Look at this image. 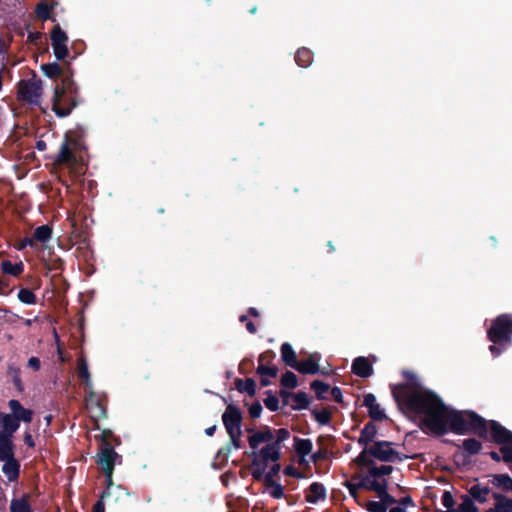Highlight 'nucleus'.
<instances>
[{"label":"nucleus","instance_id":"f257e3e1","mask_svg":"<svg viewBox=\"0 0 512 512\" xmlns=\"http://www.w3.org/2000/svg\"><path fill=\"white\" fill-rule=\"evenodd\" d=\"M405 383L390 385L391 394L399 409L410 418L419 421L424 432L443 436L442 417L446 404L434 391L422 386L411 372H404Z\"/></svg>","mask_w":512,"mask_h":512},{"label":"nucleus","instance_id":"f03ea898","mask_svg":"<svg viewBox=\"0 0 512 512\" xmlns=\"http://www.w3.org/2000/svg\"><path fill=\"white\" fill-rule=\"evenodd\" d=\"M377 461L381 463L384 461L383 442L364 444V449L355 459V462L357 465L365 467L367 471L365 475L357 477L360 480L358 484H346L352 496H356V491L359 487L373 491L381 490V484L384 482V464L377 466Z\"/></svg>","mask_w":512,"mask_h":512},{"label":"nucleus","instance_id":"7ed1b4c3","mask_svg":"<svg viewBox=\"0 0 512 512\" xmlns=\"http://www.w3.org/2000/svg\"><path fill=\"white\" fill-rule=\"evenodd\" d=\"M442 423L445 435L451 431L457 435H476L482 440H488L487 420L473 410H457L446 406Z\"/></svg>","mask_w":512,"mask_h":512},{"label":"nucleus","instance_id":"20e7f679","mask_svg":"<svg viewBox=\"0 0 512 512\" xmlns=\"http://www.w3.org/2000/svg\"><path fill=\"white\" fill-rule=\"evenodd\" d=\"M487 339L492 343L489 351L493 357L500 356L512 345V314L503 313L491 321Z\"/></svg>","mask_w":512,"mask_h":512},{"label":"nucleus","instance_id":"39448f33","mask_svg":"<svg viewBox=\"0 0 512 512\" xmlns=\"http://www.w3.org/2000/svg\"><path fill=\"white\" fill-rule=\"evenodd\" d=\"M18 425L15 419L0 412V460L9 459L14 456L13 434L17 431Z\"/></svg>","mask_w":512,"mask_h":512},{"label":"nucleus","instance_id":"423d86ee","mask_svg":"<svg viewBox=\"0 0 512 512\" xmlns=\"http://www.w3.org/2000/svg\"><path fill=\"white\" fill-rule=\"evenodd\" d=\"M222 420L227 433L230 437L232 446L235 449L241 447L240 439L242 436L241 420L242 415L240 410L234 405L230 404L227 406L225 412L222 415Z\"/></svg>","mask_w":512,"mask_h":512},{"label":"nucleus","instance_id":"0eeeda50","mask_svg":"<svg viewBox=\"0 0 512 512\" xmlns=\"http://www.w3.org/2000/svg\"><path fill=\"white\" fill-rule=\"evenodd\" d=\"M458 449L464 452H456L454 454V462L457 466H466L470 464V456L477 455L482 450V443L476 438H467L462 441V444L452 442Z\"/></svg>","mask_w":512,"mask_h":512},{"label":"nucleus","instance_id":"6e6552de","mask_svg":"<svg viewBox=\"0 0 512 512\" xmlns=\"http://www.w3.org/2000/svg\"><path fill=\"white\" fill-rule=\"evenodd\" d=\"M487 431L490 433L491 441L500 447L512 445V431L496 420H487Z\"/></svg>","mask_w":512,"mask_h":512},{"label":"nucleus","instance_id":"1a4fd4ad","mask_svg":"<svg viewBox=\"0 0 512 512\" xmlns=\"http://www.w3.org/2000/svg\"><path fill=\"white\" fill-rule=\"evenodd\" d=\"M42 95L41 81L36 79L21 81L19 83V96L31 104H38Z\"/></svg>","mask_w":512,"mask_h":512},{"label":"nucleus","instance_id":"9d476101","mask_svg":"<svg viewBox=\"0 0 512 512\" xmlns=\"http://www.w3.org/2000/svg\"><path fill=\"white\" fill-rule=\"evenodd\" d=\"M65 88L63 90H60L59 88H55L54 90V96L52 100V109L53 111L60 117H65L70 114L72 108L76 105L74 100H71V103L63 104L62 103V97L65 93V91H68L70 93H73L72 87L70 84H67L64 81Z\"/></svg>","mask_w":512,"mask_h":512},{"label":"nucleus","instance_id":"9b49d317","mask_svg":"<svg viewBox=\"0 0 512 512\" xmlns=\"http://www.w3.org/2000/svg\"><path fill=\"white\" fill-rule=\"evenodd\" d=\"M116 457V452L108 443L103 446L101 452L98 454L97 464L101 466L109 483L111 482Z\"/></svg>","mask_w":512,"mask_h":512},{"label":"nucleus","instance_id":"f8f14e48","mask_svg":"<svg viewBox=\"0 0 512 512\" xmlns=\"http://www.w3.org/2000/svg\"><path fill=\"white\" fill-rule=\"evenodd\" d=\"M51 41H52V47L54 50V54L57 59L61 60L64 59L68 54V49L66 46L67 42V36L66 34L60 29L59 26H56L51 35Z\"/></svg>","mask_w":512,"mask_h":512},{"label":"nucleus","instance_id":"ddd939ff","mask_svg":"<svg viewBox=\"0 0 512 512\" xmlns=\"http://www.w3.org/2000/svg\"><path fill=\"white\" fill-rule=\"evenodd\" d=\"M415 503L411 496L406 495L396 499L386 491V512H406L408 507H414Z\"/></svg>","mask_w":512,"mask_h":512},{"label":"nucleus","instance_id":"4468645a","mask_svg":"<svg viewBox=\"0 0 512 512\" xmlns=\"http://www.w3.org/2000/svg\"><path fill=\"white\" fill-rule=\"evenodd\" d=\"M254 455V459H260L262 463L267 465L269 461L275 462L279 459L280 447L277 446V443L272 442L263 447L258 455L255 453Z\"/></svg>","mask_w":512,"mask_h":512},{"label":"nucleus","instance_id":"2eb2a0df","mask_svg":"<svg viewBox=\"0 0 512 512\" xmlns=\"http://www.w3.org/2000/svg\"><path fill=\"white\" fill-rule=\"evenodd\" d=\"M363 405L368 408L369 416L376 421H380L384 417V413L381 406L376 401V397L373 394H366L364 396Z\"/></svg>","mask_w":512,"mask_h":512},{"label":"nucleus","instance_id":"dca6fc26","mask_svg":"<svg viewBox=\"0 0 512 512\" xmlns=\"http://www.w3.org/2000/svg\"><path fill=\"white\" fill-rule=\"evenodd\" d=\"M275 439L274 434L269 428H265L263 431H259L254 433L252 436L249 437V445L252 449H256L259 444L263 442H273Z\"/></svg>","mask_w":512,"mask_h":512},{"label":"nucleus","instance_id":"f3484780","mask_svg":"<svg viewBox=\"0 0 512 512\" xmlns=\"http://www.w3.org/2000/svg\"><path fill=\"white\" fill-rule=\"evenodd\" d=\"M490 488L488 486H482L480 484L472 485L469 490V497L472 498V500H475L479 503H485L488 500V495L490 493Z\"/></svg>","mask_w":512,"mask_h":512},{"label":"nucleus","instance_id":"a211bd4d","mask_svg":"<svg viewBox=\"0 0 512 512\" xmlns=\"http://www.w3.org/2000/svg\"><path fill=\"white\" fill-rule=\"evenodd\" d=\"M352 371L360 377H368L372 370L367 358L358 357L352 364Z\"/></svg>","mask_w":512,"mask_h":512},{"label":"nucleus","instance_id":"6ab92c4d","mask_svg":"<svg viewBox=\"0 0 512 512\" xmlns=\"http://www.w3.org/2000/svg\"><path fill=\"white\" fill-rule=\"evenodd\" d=\"M295 368L304 374H315L319 371L318 358L311 355L306 361L297 363Z\"/></svg>","mask_w":512,"mask_h":512},{"label":"nucleus","instance_id":"aec40b11","mask_svg":"<svg viewBox=\"0 0 512 512\" xmlns=\"http://www.w3.org/2000/svg\"><path fill=\"white\" fill-rule=\"evenodd\" d=\"M2 461L5 462L2 468L4 474L10 481H14L19 474L20 466L18 461L15 459L14 456L9 457V459H3Z\"/></svg>","mask_w":512,"mask_h":512},{"label":"nucleus","instance_id":"412c9836","mask_svg":"<svg viewBox=\"0 0 512 512\" xmlns=\"http://www.w3.org/2000/svg\"><path fill=\"white\" fill-rule=\"evenodd\" d=\"M325 498V488L320 483H312L307 490L306 500L309 503H317L320 499Z\"/></svg>","mask_w":512,"mask_h":512},{"label":"nucleus","instance_id":"4be33fe9","mask_svg":"<svg viewBox=\"0 0 512 512\" xmlns=\"http://www.w3.org/2000/svg\"><path fill=\"white\" fill-rule=\"evenodd\" d=\"M490 482L505 492H512V478L508 474H494Z\"/></svg>","mask_w":512,"mask_h":512},{"label":"nucleus","instance_id":"5701e85b","mask_svg":"<svg viewBox=\"0 0 512 512\" xmlns=\"http://www.w3.org/2000/svg\"><path fill=\"white\" fill-rule=\"evenodd\" d=\"M281 356H282L283 361L287 365L295 368V366L298 363L296 361V353H295V351L293 350L292 346L289 343L282 344V346H281Z\"/></svg>","mask_w":512,"mask_h":512},{"label":"nucleus","instance_id":"b1692460","mask_svg":"<svg viewBox=\"0 0 512 512\" xmlns=\"http://www.w3.org/2000/svg\"><path fill=\"white\" fill-rule=\"evenodd\" d=\"M75 161H76L75 156H74L73 151L70 148L69 144L68 143L62 144L58 158H57V162L60 164H70V163H74Z\"/></svg>","mask_w":512,"mask_h":512},{"label":"nucleus","instance_id":"393cba45","mask_svg":"<svg viewBox=\"0 0 512 512\" xmlns=\"http://www.w3.org/2000/svg\"><path fill=\"white\" fill-rule=\"evenodd\" d=\"M376 434H377L376 426L372 422L368 423L361 433V436L359 438V443L364 445V444H369L371 442H375L374 438H375Z\"/></svg>","mask_w":512,"mask_h":512},{"label":"nucleus","instance_id":"a878e982","mask_svg":"<svg viewBox=\"0 0 512 512\" xmlns=\"http://www.w3.org/2000/svg\"><path fill=\"white\" fill-rule=\"evenodd\" d=\"M10 510L11 512H32L27 496L19 499H13L10 505Z\"/></svg>","mask_w":512,"mask_h":512},{"label":"nucleus","instance_id":"bb28decb","mask_svg":"<svg viewBox=\"0 0 512 512\" xmlns=\"http://www.w3.org/2000/svg\"><path fill=\"white\" fill-rule=\"evenodd\" d=\"M51 235H52L51 228L48 225H43V226L38 227L34 231L33 239H34V241H38V242H41L44 244L46 241H48L51 238Z\"/></svg>","mask_w":512,"mask_h":512},{"label":"nucleus","instance_id":"cd10ccee","mask_svg":"<svg viewBox=\"0 0 512 512\" xmlns=\"http://www.w3.org/2000/svg\"><path fill=\"white\" fill-rule=\"evenodd\" d=\"M1 268L4 273L18 276L22 273L24 266L22 262L12 264L10 261L5 260L1 263Z\"/></svg>","mask_w":512,"mask_h":512},{"label":"nucleus","instance_id":"c85d7f7f","mask_svg":"<svg viewBox=\"0 0 512 512\" xmlns=\"http://www.w3.org/2000/svg\"><path fill=\"white\" fill-rule=\"evenodd\" d=\"M380 501H370L367 508L371 512H384V482L381 484V490L376 491Z\"/></svg>","mask_w":512,"mask_h":512},{"label":"nucleus","instance_id":"c756f323","mask_svg":"<svg viewBox=\"0 0 512 512\" xmlns=\"http://www.w3.org/2000/svg\"><path fill=\"white\" fill-rule=\"evenodd\" d=\"M78 374L84 380L87 387L91 385V377L88 371V365L84 358L78 360Z\"/></svg>","mask_w":512,"mask_h":512},{"label":"nucleus","instance_id":"7c9ffc66","mask_svg":"<svg viewBox=\"0 0 512 512\" xmlns=\"http://www.w3.org/2000/svg\"><path fill=\"white\" fill-rule=\"evenodd\" d=\"M236 387L240 392H247L250 395H253L255 393V381L251 378H248L246 380H237L236 381Z\"/></svg>","mask_w":512,"mask_h":512},{"label":"nucleus","instance_id":"2f4dec72","mask_svg":"<svg viewBox=\"0 0 512 512\" xmlns=\"http://www.w3.org/2000/svg\"><path fill=\"white\" fill-rule=\"evenodd\" d=\"M266 464L262 463L260 459H254L251 466L252 475L255 479H265Z\"/></svg>","mask_w":512,"mask_h":512},{"label":"nucleus","instance_id":"473e14b6","mask_svg":"<svg viewBox=\"0 0 512 512\" xmlns=\"http://www.w3.org/2000/svg\"><path fill=\"white\" fill-rule=\"evenodd\" d=\"M7 416H9L10 418L12 419H15L17 425L19 426V422L20 421H24V422H31L32 420V416H33V411L30 410V409H26V408H22L17 414L15 415H11V414H6Z\"/></svg>","mask_w":512,"mask_h":512},{"label":"nucleus","instance_id":"72a5a7b5","mask_svg":"<svg viewBox=\"0 0 512 512\" xmlns=\"http://www.w3.org/2000/svg\"><path fill=\"white\" fill-rule=\"evenodd\" d=\"M8 375L12 378V381L16 389L22 392L24 390V386L20 379V369L14 366H9Z\"/></svg>","mask_w":512,"mask_h":512},{"label":"nucleus","instance_id":"f704fd0d","mask_svg":"<svg viewBox=\"0 0 512 512\" xmlns=\"http://www.w3.org/2000/svg\"><path fill=\"white\" fill-rule=\"evenodd\" d=\"M87 407L90 409L93 418L105 417V409L99 402L91 400L87 403Z\"/></svg>","mask_w":512,"mask_h":512},{"label":"nucleus","instance_id":"c9c22d12","mask_svg":"<svg viewBox=\"0 0 512 512\" xmlns=\"http://www.w3.org/2000/svg\"><path fill=\"white\" fill-rule=\"evenodd\" d=\"M485 512H512V499L507 498L506 501L495 503L493 508H489Z\"/></svg>","mask_w":512,"mask_h":512},{"label":"nucleus","instance_id":"e433bc0d","mask_svg":"<svg viewBox=\"0 0 512 512\" xmlns=\"http://www.w3.org/2000/svg\"><path fill=\"white\" fill-rule=\"evenodd\" d=\"M41 68L44 74L51 78L59 76L62 72L61 67L56 63L44 64Z\"/></svg>","mask_w":512,"mask_h":512},{"label":"nucleus","instance_id":"4c0bfd02","mask_svg":"<svg viewBox=\"0 0 512 512\" xmlns=\"http://www.w3.org/2000/svg\"><path fill=\"white\" fill-rule=\"evenodd\" d=\"M281 383L286 388H295L297 386V377L294 373L287 371L282 376Z\"/></svg>","mask_w":512,"mask_h":512},{"label":"nucleus","instance_id":"58836bf2","mask_svg":"<svg viewBox=\"0 0 512 512\" xmlns=\"http://www.w3.org/2000/svg\"><path fill=\"white\" fill-rule=\"evenodd\" d=\"M296 450L303 456L308 455L312 450V442L308 439L298 440Z\"/></svg>","mask_w":512,"mask_h":512},{"label":"nucleus","instance_id":"ea45409f","mask_svg":"<svg viewBox=\"0 0 512 512\" xmlns=\"http://www.w3.org/2000/svg\"><path fill=\"white\" fill-rule=\"evenodd\" d=\"M18 298L21 302L26 304H33L36 301L34 293L28 289H21L18 293Z\"/></svg>","mask_w":512,"mask_h":512},{"label":"nucleus","instance_id":"a19ab883","mask_svg":"<svg viewBox=\"0 0 512 512\" xmlns=\"http://www.w3.org/2000/svg\"><path fill=\"white\" fill-rule=\"evenodd\" d=\"M311 387L320 398L323 397V394L329 390V385L319 380L312 382Z\"/></svg>","mask_w":512,"mask_h":512},{"label":"nucleus","instance_id":"79ce46f5","mask_svg":"<svg viewBox=\"0 0 512 512\" xmlns=\"http://www.w3.org/2000/svg\"><path fill=\"white\" fill-rule=\"evenodd\" d=\"M36 15L42 20H46L50 15V8L47 3H39L36 7Z\"/></svg>","mask_w":512,"mask_h":512},{"label":"nucleus","instance_id":"37998d69","mask_svg":"<svg viewBox=\"0 0 512 512\" xmlns=\"http://www.w3.org/2000/svg\"><path fill=\"white\" fill-rule=\"evenodd\" d=\"M442 504L445 508H447L446 511H451V510L456 509V508H454L455 500L449 491H444V493L442 495Z\"/></svg>","mask_w":512,"mask_h":512},{"label":"nucleus","instance_id":"c03bdc74","mask_svg":"<svg viewBox=\"0 0 512 512\" xmlns=\"http://www.w3.org/2000/svg\"><path fill=\"white\" fill-rule=\"evenodd\" d=\"M257 373L261 376H270V377H276L277 376V368L275 367H266L262 363L257 368Z\"/></svg>","mask_w":512,"mask_h":512},{"label":"nucleus","instance_id":"a18cd8bd","mask_svg":"<svg viewBox=\"0 0 512 512\" xmlns=\"http://www.w3.org/2000/svg\"><path fill=\"white\" fill-rule=\"evenodd\" d=\"M500 453L502 454V461L506 464L512 463V445H507L499 448Z\"/></svg>","mask_w":512,"mask_h":512},{"label":"nucleus","instance_id":"49530a36","mask_svg":"<svg viewBox=\"0 0 512 512\" xmlns=\"http://www.w3.org/2000/svg\"><path fill=\"white\" fill-rule=\"evenodd\" d=\"M264 404L271 411H276L279 407V400L276 396L268 394V396L264 400Z\"/></svg>","mask_w":512,"mask_h":512},{"label":"nucleus","instance_id":"de8ad7c7","mask_svg":"<svg viewBox=\"0 0 512 512\" xmlns=\"http://www.w3.org/2000/svg\"><path fill=\"white\" fill-rule=\"evenodd\" d=\"M390 442L386 441V462H394L400 459L398 452H396L391 446Z\"/></svg>","mask_w":512,"mask_h":512},{"label":"nucleus","instance_id":"09e8293b","mask_svg":"<svg viewBox=\"0 0 512 512\" xmlns=\"http://www.w3.org/2000/svg\"><path fill=\"white\" fill-rule=\"evenodd\" d=\"M295 403L297 408H306L308 406V399L305 393H298L294 396Z\"/></svg>","mask_w":512,"mask_h":512},{"label":"nucleus","instance_id":"8fccbe9b","mask_svg":"<svg viewBox=\"0 0 512 512\" xmlns=\"http://www.w3.org/2000/svg\"><path fill=\"white\" fill-rule=\"evenodd\" d=\"M14 321V316L7 309L0 308V324L3 323H12Z\"/></svg>","mask_w":512,"mask_h":512},{"label":"nucleus","instance_id":"3c124183","mask_svg":"<svg viewBox=\"0 0 512 512\" xmlns=\"http://www.w3.org/2000/svg\"><path fill=\"white\" fill-rule=\"evenodd\" d=\"M288 436L289 432L286 429H279L276 431V439L273 440V443H277V446H279V444L286 440Z\"/></svg>","mask_w":512,"mask_h":512},{"label":"nucleus","instance_id":"603ef678","mask_svg":"<svg viewBox=\"0 0 512 512\" xmlns=\"http://www.w3.org/2000/svg\"><path fill=\"white\" fill-rule=\"evenodd\" d=\"M262 406L260 403L253 404L249 409V414L252 418H258L261 414Z\"/></svg>","mask_w":512,"mask_h":512},{"label":"nucleus","instance_id":"864d4df0","mask_svg":"<svg viewBox=\"0 0 512 512\" xmlns=\"http://www.w3.org/2000/svg\"><path fill=\"white\" fill-rule=\"evenodd\" d=\"M269 484L271 486V491H270L271 495L275 498H281L283 496L282 487L280 485L273 484L272 481Z\"/></svg>","mask_w":512,"mask_h":512},{"label":"nucleus","instance_id":"5fc2aeb1","mask_svg":"<svg viewBox=\"0 0 512 512\" xmlns=\"http://www.w3.org/2000/svg\"><path fill=\"white\" fill-rule=\"evenodd\" d=\"M9 407L12 411L11 415L17 414L23 408V406L20 404L18 400H10Z\"/></svg>","mask_w":512,"mask_h":512},{"label":"nucleus","instance_id":"6e6d98bb","mask_svg":"<svg viewBox=\"0 0 512 512\" xmlns=\"http://www.w3.org/2000/svg\"><path fill=\"white\" fill-rule=\"evenodd\" d=\"M26 246L35 247V241L33 238H24L18 245L17 249L22 250Z\"/></svg>","mask_w":512,"mask_h":512},{"label":"nucleus","instance_id":"4d7b16f0","mask_svg":"<svg viewBox=\"0 0 512 512\" xmlns=\"http://www.w3.org/2000/svg\"><path fill=\"white\" fill-rule=\"evenodd\" d=\"M280 469L278 464H275L269 473L265 475V482L270 483L272 481L273 475L277 474Z\"/></svg>","mask_w":512,"mask_h":512},{"label":"nucleus","instance_id":"13d9d810","mask_svg":"<svg viewBox=\"0 0 512 512\" xmlns=\"http://www.w3.org/2000/svg\"><path fill=\"white\" fill-rule=\"evenodd\" d=\"M302 57H307L308 58L309 57V52L307 50H305V49L299 50L297 52V57H296L297 62L301 66H306L307 64L302 62Z\"/></svg>","mask_w":512,"mask_h":512},{"label":"nucleus","instance_id":"bf43d9fd","mask_svg":"<svg viewBox=\"0 0 512 512\" xmlns=\"http://www.w3.org/2000/svg\"><path fill=\"white\" fill-rule=\"evenodd\" d=\"M28 367L32 368L33 370H39L40 368V360L37 357H31L28 360Z\"/></svg>","mask_w":512,"mask_h":512},{"label":"nucleus","instance_id":"052dcab7","mask_svg":"<svg viewBox=\"0 0 512 512\" xmlns=\"http://www.w3.org/2000/svg\"><path fill=\"white\" fill-rule=\"evenodd\" d=\"M331 394H332V397L337 401V402H341L342 401V393H341V390L337 387L333 388L332 391H331Z\"/></svg>","mask_w":512,"mask_h":512},{"label":"nucleus","instance_id":"680f3d73","mask_svg":"<svg viewBox=\"0 0 512 512\" xmlns=\"http://www.w3.org/2000/svg\"><path fill=\"white\" fill-rule=\"evenodd\" d=\"M492 497L495 500V503H501L503 501H506V499L508 498L505 495L498 492H493Z\"/></svg>","mask_w":512,"mask_h":512},{"label":"nucleus","instance_id":"e2e57ef3","mask_svg":"<svg viewBox=\"0 0 512 512\" xmlns=\"http://www.w3.org/2000/svg\"><path fill=\"white\" fill-rule=\"evenodd\" d=\"M93 512H105V504L102 500H99L94 505Z\"/></svg>","mask_w":512,"mask_h":512},{"label":"nucleus","instance_id":"0e129e2a","mask_svg":"<svg viewBox=\"0 0 512 512\" xmlns=\"http://www.w3.org/2000/svg\"><path fill=\"white\" fill-rule=\"evenodd\" d=\"M317 418L321 423H326V422H328V420L330 418V414L326 411H323V412L319 413Z\"/></svg>","mask_w":512,"mask_h":512},{"label":"nucleus","instance_id":"69168bd1","mask_svg":"<svg viewBox=\"0 0 512 512\" xmlns=\"http://www.w3.org/2000/svg\"><path fill=\"white\" fill-rule=\"evenodd\" d=\"M489 456L491 457V459L495 462H500L502 461V456L496 452V451H490L489 453Z\"/></svg>","mask_w":512,"mask_h":512},{"label":"nucleus","instance_id":"338daca9","mask_svg":"<svg viewBox=\"0 0 512 512\" xmlns=\"http://www.w3.org/2000/svg\"><path fill=\"white\" fill-rule=\"evenodd\" d=\"M24 442L29 446V447H34L35 446V443L32 439V436L31 434H25L24 436Z\"/></svg>","mask_w":512,"mask_h":512},{"label":"nucleus","instance_id":"774afa93","mask_svg":"<svg viewBox=\"0 0 512 512\" xmlns=\"http://www.w3.org/2000/svg\"><path fill=\"white\" fill-rule=\"evenodd\" d=\"M246 328L250 333L256 332V326L251 321L247 322Z\"/></svg>","mask_w":512,"mask_h":512}]
</instances>
